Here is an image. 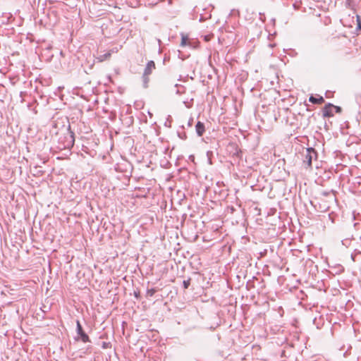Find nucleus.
Listing matches in <instances>:
<instances>
[{
    "mask_svg": "<svg viewBox=\"0 0 361 361\" xmlns=\"http://www.w3.org/2000/svg\"><path fill=\"white\" fill-rule=\"evenodd\" d=\"M191 279L188 278L187 280L183 281V286L184 289H188L190 285Z\"/></svg>",
    "mask_w": 361,
    "mask_h": 361,
    "instance_id": "11",
    "label": "nucleus"
},
{
    "mask_svg": "<svg viewBox=\"0 0 361 361\" xmlns=\"http://www.w3.org/2000/svg\"><path fill=\"white\" fill-rule=\"evenodd\" d=\"M192 119H190V120L188 121V126H192Z\"/></svg>",
    "mask_w": 361,
    "mask_h": 361,
    "instance_id": "17",
    "label": "nucleus"
},
{
    "mask_svg": "<svg viewBox=\"0 0 361 361\" xmlns=\"http://www.w3.org/2000/svg\"><path fill=\"white\" fill-rule=\"evenodd\" d=\"M76 331L78 336H80L83 343L90 342L89 336L83 331L82 326L79 320L76 321Z\"/></svg>",
    "mask_w": 361,
    "mask_h": 361,
    "instance_id": "3",
    "label": "nucleus"
},
{
    "mask_svg": "<svg viewBox=\"0 0 361 361\" xmlns=\"http://www.w3.org/2000/svg\"><path fill=\"white\" fill-rule=\"evenodd\" d=\"M322 195L324 197H327L329 198V202H333L336 201V195L335 193L332 191L331 192H323Z\"/></svg>",
    "mask_w": 361,
    "mask_h": 361,
    "instance_id": "8",
    "label": "nucleus"
},
{
    "mask_svg": "<svg viewBox=\"0 0 361 361\" xmlns=\"http://www.w3.org/2000/svg\"><path fill=\"white\" fill-rule=\"evenodd\" d=\"M156 292H157V290L155 288L148 289L147 290V296L152 297Z\"/></svg>",
    "mask_w": 361,
    "mask_h": 361,
    "instance_id": "12",
    "label": "nucleus"
},
{
    "mask_svg": "<svg viewBox=\"0 0 361 361\" xmlns=\"http://www.w3.org/2000/svg\"><path fill=\"white\" fill-rule=\"evenodd\" d=\"M156 68V65L154 61H149L147 63L145 68L144 70V73L145 75H150L152 71Z\"/></svg>",
    "mask_w": 361,
    "mask_h": 361,
    "instance_id": "5",
    "label": "nucleus"
},
{
    "mask_svg": "<svg viewBox=\"0 0 361 361\" xmlns=\"http://www.w3.org/2000/svg\"><path fill=\"white\" fill-rule=\"evenodd\" d=\"M334 107V105L331 103L326 104L322 111L323 116L327 118L332 117L334 116V113L332 111Z\"/></svg>",
    "mask_w": 361,
    "mask_h": 361,
    "instance_id": "4",
    "label": "nucleus"
},
{
    "mask_svg": "<svg viewBox=\"0 0 361 361\" xmlns=\"http://www.w3.org/2000/svg\"><path fill=\"white\" fill-rule=\"evenodd\" d=\"M357 28L361 30V23L359 19V17H357Z\"/></svg>",
    "mask_w": 361,
    "mask_h": 361,
    "instance_id": "15",
    "label": "nucleus"
},
{
    "mask_svg": "<svg viewBox=\"0 0 361 361\" xmlns=\"http://www.w3.org/2000/svg\"><path fill=\"white\" fill-rule=\"evenodd\" d=\"M195 130L198 136H202L205 131L204 123L200 121H198L195 126Z\"/></svg>",
    "mask_w": 361,
    "mask_h": 361,
    "instance_id": "6",
    "label": "nucleus"
},
{
    "mask_svg": "<svg viewBox=\"0 0 361 361\" xmlns=\"http://www.w3.org/2000/svg\"><path fill=\"white\" fill-rule=\"evenodd\" d=\"M66 131L67 136L65 137V141L63 144V148H69L72 147L75 142L74 133L71 130L70 125H68V128H66Z\"/></svg>",
    "mask_w": 361,
    "mask_h": 361,
    "instance_id": "2",
    "label": "nucleus"
},
{
    "mask_svg": "<svg viewBox=\"0 0 361 361\" xmlns=\"http://www.w3.org/2000/svg\"><path fill=\"white\" fill-rule=\"evenodd\" d=\"M309 101L315 104H321L324 102V99L322 96H319L316 97L313 95L310 96L309 98Z\"/></svg>",
    "mask_w": 361,
    "mask_h": 361,
    "instance_id": "7",
    "label": "nucleus"
},
{
    "mask_svg": "<svg viewBox=\"0 0 361 361\" xmlns=\"http://www.w3.org/2000/svg\"><path fill=\"white\" fill-rule=\"evenodd\" d=\"M149 75H145V73H143L142 75L143 86L145 88L148 87V82L149 81Z\"/></svg>",
    "mask_w": 361,
    "mask_h": 361,
    "instance_id": "10",
    "label": "nucleus"
},
{
    "mask_svg": "<svg viewBox=\"0 0 361 361\" xmlns=\"http://www.w3.org/2000/svg\"><path fill=\"white\" fill-rule=\"evenodd\" d=\"M303 164L306 169H311L312 161H317L318 154L313 147H307L302 152Z\"/></svg>",
    "mask_w": 361,
    "mask_h": 361,
    "instance_id": "1",
    "label": "nucleus"
},
{
    "mask_svg": "<svg viewBox=\"0 0 361 361\" xmlns=\"http://www.w3.org/2000/svg\"><path fill=\"white\" fill-rule=\"evenodd\" d=\"M188 37L186 36H182V39H181V43H180V45L182 47H185L186 46L187 44V42H188Z\"/></svg>",
    "mask_w": 361,
    "mask_h": 361,
    "instance_id": "13",
    "label": "nucleus"
},
{
    "mask_svg": "<svg viewBox=\"0 0 361 361\" xmlns=\"http://www.w3.org/2000/svg\"><path fill=\"white\" fill-rule=\"evenodd\" d=\"M134 295H135V298H139V295H140L139 293H136V292H135V293H134Z\"/></svg>",
    "mask_w": 361,
    "mask_h": 361,
    "instance_id": "16",
    "label": "nucleus"
},
{
    "mask_svg": "<svg viewBox=\"0 0 361 361\" xmlns=\"http://www.w3.org/2000/svg\"><path fill=\"white\" fill-rule=\"evenodd\" d=\"M333 109H334L336 110V113H341L342 111L341 107L338 106L334 105V107Z\"/></svg>",
    "mask_w": 361,
    "mask_h": 361,
    "instance_id": "14",
    "label": "nucleus"
},
{
    "mask_svg": "<svg viewBox=\"0 0 361 361\" xmlns=\"http://www.w3.org/2000/svg\"><path fill=\"white\" fill-rule=\"evenodd\" d=\"M111 55V54L110 52H107V53H105L104 54L99 55L98 56V59H99V61H104L109 59Z\"/></svg>",
    "mask_w": 361,
    "mask_h": 361,
    "instance_id": "9",
    "label": "nucleus"
}]
</instances>
